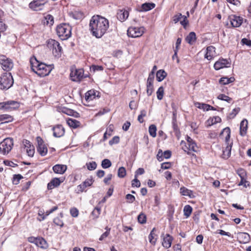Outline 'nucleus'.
I'll use <instances>...</instances> for the list:
<instances>
[{"mask_svg":"<svg viewBox=\"0 0 251 251\" xmlns=\"http://www.w3.org/2000/svg\"><path fill=\"white\" fill-rule=\"evenodd\" d=\"M67 123L69 126L74 128H76L80 126V122L74 119H68L67 121Z\"/></svg>","mask_w":251,"mask_h":251,"instance_id":"obj_29","label":"nucleus"},{"mask_svg":"<svg viewBox=\"0 0 251 251\" xmlns=\"http://www.w3.org/2000/svg\"><path fill=\"white\" fill-rule=\"evenodd\" d=\"M40 68L37 70L36 74L40 77H44L48 75L51 72V68L50 66L41 63Z\"/></svg>","mask_w":251,"mask_h":251,"instance_id":"obj_11","label":"nucleus"},{"mask_svg":"<svg viewBox=\"0 0 251 251\" xmlns=\"http://www.w3.org/2000/svg\"><path fill=\"white\" fill-rule=\"evenodd\" d=\"M227 144V146L225 149V150L223 151V156L224 158H228L231 154V144L229 143V142L227 143H226Z\"/></svg>","mask_w":251,"mask_h":251,"instance_id":"obj_31","label":"nucleus"},{"mask_svg":"<svg viewBox=\"0 0 251 251\" xmlns=\"http://www.w3.org/2000/svg\"><path fill=\"white\" fill-rule=\"evenodd\" d=\"M235 80L234 77H230L229 78L227 77H223L219 80V82L221 84L226 85L233 82Z\"/></svg>","mask_w":251,"mask_h":251,"instance_id":"obj_33","label":"nucleus"},{"mask_svg":"<svg viewBox=\"0 0 251 251\" xmlns=\"http://www.w3.org/2000/svg\"><path fill=\"white\" fill-rule=\"evenodd\" d=\"M13 84V79L10 73H4L0 76V86L1 89H8Z\"/></svg>","mask_w":251,"mask_h":251,"instance_id":"obj_3","label":"nucleus"},{"mask_svg":"<svg viewBox=\"0 0 251 251\" xmlns=\"http://www.w3.org/2000/svg\"><path fill=\"white\" fill-rule=\"evenodd\" d=\"M23 178L21 175H15L13 177V182L14 184H18L19 181Z\"/></svg>","mask_w":251,"mask_h":251,"instance_id":"obj_53","label":"nucleus"},{"mask_svg":"<svg viewBox=\"0 0 251 251\" xmlns=\"http://www.w3.org/2000/svg\"><path fill=\"white\" fill-rule=\"evenodd\" d=\"M231 25L233 27H239L243 23V19L235 15H231L229 17Z\"/></svg>","mask_w":251,"mask_h":251,"instance_id":"obj_15","label":"nucleus"},{"mask_svg":"<svg viewBox=\"0 0 251 251\" xmlns=\"http://www.w3.org/2000/svg\"><path fill=\"white\" fill-rule=\"evenodd\" d=\"M154 77V72L151 71L149 75L147 83H153Z\"/></svg>","mask_w":251,"mask_h":251,"instance_id":"obj_52","label":"nucleus"},{"mask_svg":"<svg viewBox=\"0 0 251 251\" xmlns=\"http://www.w3.org/2000/svg\"><path fill=\"white\" fill-rule=\"evenodd\" d=\"M230 63L227 59L220 58L215 63L214 68L215 70H219L225 67H228L230 66Z\"/></svg>","mask_w":251,"mask_h":251,"instance_id":"obj_14","label":"nucleus"},{"mask_svg":"<svg viewBox=\"0 0 251 251\" xmlns=\"http://www.w3.org/2000/svg\"><path fill=\"white\" fill-rule=\"evenodd\" d=\"M198 104L199 105V106H198V107H199L200 108H201L204 110L208 111L209 110H215V108L213 106H210L209 104L203 103V104H201V107L200 106V105H201V103H198Z\"/></svg>","mask_w":251,"mask_h":251,"instance_id":"obj_41","label":"nucleus"},{"mask_svg":"<svg viewBox=\"0 0 251 251\" xmlns=\"http://www.w3.org/2000/svg\"><path fill=\"white\" fill-rule=\"evenodd\" d=\"M30 63L31 70L36 74L37 70L40 68L39 66H40L41 63H40L34 56L30 58Z\"/></svg>","mask_w":251,"mask_h":251,"instance_id":"obj_17","label":"nucleus"},{"mask_svg":"<svg viewBox=\"0 0 251 251\" xmlns=\"http://www.w3.org/2000/svg\"><path fill=\"white\" fill-rule=\"evenodd\" d=\"M180 193L183 196H188L191 198L194 197L192 191L184 187H181L180 189Z\"/></svg>","mask_w":251,"mask_h":251,"instance_id":"obj_32","label":"nucleus"},{"mask_svg":"<svg viewBox=\"0 0 251 251\" xmlns=\"http://www.w3.org/2000/svg\"><path fill=\"white\" fill-rule=\"evenodd\" d=\"M97 92H96L94 90H90L87 91L85 93V100L87 101H91L93 100L97 97L96 95ZM98 95H97V97Z\"/></svg>","mask_w":251,"mask_h":251,"instance_id":"obj_25","label":"nucleus"},{"mask_svg":"<svg viewBox=\"0 0 251 251\" xmlns=\"http://www.w3.org/2000/svg\"><path fill=\"white\" fill-rule=\"evenodd\" d=\"M19 107V103L14 100L0 102V110L5 112L11 111Z\"/></svg>","mask_w":251,"mask_h":251,"instance_id":"obj_6","label":"nucleus"},{"mask_svg":"<svg viewBox=\"0 0 251 251\" xmlns=\"http://www.w3.org/2000/svg\"><path fill=\"white\" fill-rule=\"evenodd\" d=\"M155 4L153 3H145L142 4L141 8L139 10L140 12H146L154 8Z\"/></svg>","mask_w":251,"mask_h":251,"instance_id":"obj_23","label":"nucleus"},{"mask_svg":"<svg viewBox=\"0 0 251 251\" xmlns=\"http://www.w3.org/2000/svg\"><path fill=\"white\" fill-rule=\"evenodd\" d=\"M71 215L74 217H76L78 216V211L76 208H74L70 210Z\"/></svg>","mask_w":251,"mask_h":251,"instance_id":"obj_60","label":"nucleus"},{"mask_svg":"<svg viewBox=\"0 0 251 251\" xmlns=\"http://www.w3.org/2000/svg\"><path fill=\"white\" fill-rule=\"evenodd\" d=\"M56 32L62 40L68 39L71 36V27L68 24H60L56 27Z\"/></svg>","mask_w":251,"mask_h":251,"instance_id":"obj_2","label":"nucleus"},{"mask_svg":"<svg viewBox=\"0 0 251 251\" xmlns=\"http://www.w3.org/2000/svg\"><path fill=\"white\" fill-rule=\"evenodd\" d=\"M53 172L56 174H63L67 170V166L65 165L56 164L52 168Z\"/></svg>","mask_w":251,"mask_h":251,"instance_id":"obj_19","label":"nucleus"},{"mask_svg":"<svg viewBox=\"0 0 251 251\" xmlns=\"http://www.w3.org/2000/svg\"><path fill=\"white\" fill-rule=\"evenodd\" d=\"M241 181H240L238 185H243L244 187L247 188L248 186H249L250 184L249 182L247 181L246 179L244 178L241 175Z\"/></svg>","mask_w":251,"mask_h":251,"instance_id":"obj_48","label":"nucleus"},{"mask_svg":"<svg viewBox=\"0 0 251 251\" xmlns=\"http://www.w3.org/2000/svg\"><path fill=\"white\" fill-rule=\"evenodd\" d=\"M145 173L144 169L143 168H140L138 169L135 172V177H137L138 175H141Z\"/></svg>","mask_w":251,"mask_h":251,"instance_id":"obj_63","label":"nucleus"},{"mask_svg":"<svg viewBox=\"0 0 251 251\" xmlns=\"http://www.w3.org/2000/svg\"><path fill=\"white\" fill-rule=\"evenodd\" d=\"M215 48L212 46H209L206 49V52L205 54V58L209 60H211L214 56Z\"/></svg>","mask_w":251,"mask_h":251,"instance_id":"obj_21","label":"nucleus"},{"mask_svg":"<svg viewBox=\"0 0 251 251\" xmlns=\"http://www.w3.org/2000/svg\"><path fill=\"white\" fill-rule=\"evenodd\" d=\"M53 135L55 137H61L64 135L65 129L61 125H58L52 128Z\"/></svg>","mask_w":251,"mask_h":251,"instance_id":"obj_16","label":"nucleus"},{"mask_svg":"<svg viewBox=\"0 0 251 251\" xmlns=\"http://www.w3.org/2000/svg\"><path fill=\"white\" fill-rule=\"evenodd\" d=\"M120 141V138L118 136H114L112 140H111L110 141H109V144L110 145H112L114 144H117Z\"/></svg>","mask_w":251,"mask_h":251,"instance_id":"obj_56","label":"nucleus"},{"mask_svg":"<svg viewBox=\"0 0 251 251\" xmlns=\"http://www.w3.org/2000/svg\"><path fill=\"white\" fill-rule=\"evenodd\" d=\"M131 185L133 187H139L141 185V183L140 181L137 178V177H135L134 179L132 181Z\"/></svg>","mask_w":251,"mask_h":251,"instance_id":"obj_54","label":"nucleus"},{"mask_svg":"<svg viewBox=\"0 0 251 251\" xmlns=\"http://www.w3.org/2000/svg\"><path fill=\"white\" fill-rule=\"evenodd\" d=\"M218 99L220 100H225L227 102H230L231 100V98L225 94H220L218 96Z\"/></svg>","mask_w":251,"mask_h":251,"instance_id":"obj_45","label":"nucleus"},{"mask_svg":"<svg viewBox=\"0 0 251 251\" xmlns=\"http://www.w3.org/2000/svg\"><path fill=\"white\" fill-rule=\"evenodd\" d=\"M147 112L145 110H142L140 112V114L138 117V121L140 123L144 122L143 117L146 116Z\"/></svg>","mask_w":251,"mask_h":251,"instance_id":"obj_46","label":"nucleus"},{"mask_svg":"<svg viewBox=\"0 0 251 251\" xmlns=\"http://www.w3.org/2000/svg\"><path fill=\"white\" fill-rule=\"evenodd\" d=\"M167 73L163 70H159L156 73L157 80L159 82L162 81L167 76Z\"/></svg>","mask_w":251,"mask_h":251,"instance_id":"obj_30","label":"nucleus"},{"mask_svg":"<svg viewBox=\"0 0 251 251\" xmlns=\"http://www.w3.org/2000/svg\"><path fill=\"white\" fill-rule=\"evenodd\" d=\"M156 127L154 125H151L149 126V131L150 135L152 137H155L156 136Z\"/></svg>","mask_w":251,"mask_h":251,"instance_id":"obj_37","label":"nucleus"},{"mask_svg":"<svg viewBox=\"0 0 251 251\" xmlns=\"http://www.w3.org/2000/svg\"><path fill=\"white\" fill-rule=\"evenodd\" d=\"M171 167V164L170 162H164L161 164V168L162 169H168Z\"/></svg>","mask_w":251,"mask_h":251,"instance_id":"obj_58","label":"nucleus"},{"mask_svg":"<svg viewBox=\"0 0 251 251\" xmlns=\"http://www.w3.org/2000/svg\"><path fill=\"white\" fill-rule=\"evenodd\" d=\"M242 42L243 44L246 45L248 46L251 47V40L246 39V38H243L242 40Z\"/></svg>","mask_w":251,"mask_h":251,"instance_id":"obj_64","label":"nucleus"},{"mask_svg":"<svg viewBox=\"0 0 251 251\" xmlns=\"http://www.w3.org/2000/svg\"><path fill=\"white\" fill-rule=\"evenodd\" d=\"M172 240V236H164L162 245L164 248L168 249L171 246Z\"/></svg>","mask_w":251,"mask_h":251,"instance_id":"obj_27","label":"nucleus"},{"mask_svg":"<svg viewBox=\"0 0 251 251\" xmlns=\"http://www.w3.org/2000/svg\"><path fill=\"white\" fill-rule=\"evenodd\" d=\"M61 182H62V181H61L59 178L56 177L54 178L48 184V189L49 190H51L54 187L60 185Z\"/></svg>","mask_w":251,"mask_h":251,"instance_id":"obj_22","label":"nucleus"},{"mask_svg":"<svg viewBox=\"0 0 251 251\" xmlns=\"http://www.w3.org/2000/svg\"><path fill=\"white\" fill-rule=\"evenodd\" d=\"M156 157L157 160L161 162L163 159V152H162V151L161 150H159L158 153L156 155Z\"/></svg>","mask_w":251,"mask_h":251,"instance_id":"obj_57","label":"nucleus"},{"mask_svg":"<svg viewBox=\"0 0 251 251\" xmlns=\"http://www.w3.org/2000/svg\"><path fill=\"white\" fill-rule=\"evenodd\" d=\"M153 91V83H147V93L148 96H151Z\"/></svg>","mask_w":251,"mask_h":251,"instance_id":"obj_43","label":"nucleus"},{"mask_svg":"<svg viewBox=\"0 0 251 251\" xmlns=\"http://www.w3.org/2000/svg\"><path fill=\"white\" fill-rule=\"evenodd\" d=\"M248 122L246 119L243 120L240 126V134L241 136H244L247 133L248 129Z\"/></svg>","mask_w":251,"mask_h":251,"instance_id":"obj_20","label":"nucleus"},{"mask_svg":"<svg viewBox=\"0 0 251 251\" xmlns=\"http://www.w3.org/2000/svg\"><path fill=\"white\" fill-rule=\"evenodd\" d=\"M144 27H130L127 30V35L129 37L136 38L140 37L144 33Z\"/></svg>","mask_w":251,"mask_h":251,"instance_id":"obj_8","label":"nucleus"},{"mask_svg":"<svg viewBox=\"0 0 251 251\" xmlns=\"http://www.w3.org/2000/svg\"><path fill=\"white\" fill-rule=\"evenodd\" d=\"M126 175V170L124 167H121L119 168L118 171V176L120 178L124 177Z\"/></svg>","mask_w":251,"mask_h":251,"instance_id":"obj_40","label":"nucleus"},{"mask_svg":"<svg viewBox=\"0 0 251 251\" xmlns=\"http://www.w3.org/2000/svg\"><path fill=\"white\" fill-rule=\"evenodd\" d=\"M13 120V117L10 115H0V124L12 122Z\"/></svg>","mask_w":251,"mask_h":251,"instance_id":"obj_28","label":"nucleus"},{"mask_svg":"<svg viewBox=\"0 0 251 251\" xmlns=\"http://www.w3.org/2000/svg\"><path fill=\"white\" fill-rule=\"evenodd\" d=\"M146 216L143 213H141L138 216V222L140 224H145L146 222Z\"/></svg>","mask_w":251,"mask_h":251,"instance_id":"obj_42","label":"nucleus"},{"mask_svg":"<svg viewBox=\"0 0 251 251\" xmlns=\"http://www.w3.org/2000/svg\"><path fill=\"white\" fill-rule=\"evenodd\" d=\"M239 110L240 109L239 108H236L233 109L232 112L228 116V117L230 119L234 118L236 115V114L239 112Z\"/></svg>","mask_w":251,"mask_h":251,"instance_id":"obj_51","label":"nucleus"},{"mask_svg":"<svg viewBox=\"0 0 251 251\" xmlns=\"http://www.w3.org/2000/svg\"><path fill=\"white\" fill-rule=\"evenodd\" d=\"M196 35L194 32H191L185 38V41L190 45H193L196 41Z\"/></svg>","mask_w":251,"mask_h":251,"instance_id":"obj_24","label":"nucleus"},{"mask_svg":"<svg viewBox=\"0 0 251 251\" xmlns=\"http://www.w3.org/2000/svg\"><path fill=\"white\" fill-rule=\"evenodd\" d=\"M91 69L95 72L96 71H102L103 70V67L101 66H97V65H93Z\"/></svg>","mask_w":251,"mask_h":251,"instance_id":"obj_59","label":"nucleus"},{"mask_svg":"<svg viewBox=\"0 0 251 251\" xmlns=\"http://www.w3.org/2000/svg\"><path fill=\"white\" fill-rule=\"evenodd\" d=\"M44 23V24H46L50 26L52 25L54 23L53 17L50 14L47 15L46 17H45Z\"/></svg>","mask_w":251,"mask_h":251,"instance_id":"obj_34","label":"nucleus"},{"mask_svg":"<svg viewBox=\"0 0 251 251\" xmlns=\"http://www.w3.org/2000/svg\"><path fill=\"white\" fill-rule=\"evenodd\" d=\"M183 16H182L181 13H178L174 16L173 21L175 23H176L179 21L180 19L183 18Z\"/></svg>","mask_w":251,"mask_h":251,"instance_id":"obj_55","label":"nucleus"},{"mask_svg":"<svg viewBox=\"0 0 251 251\" xmlns=\"http://www.w3.org/2000/svg\"><path fill=\"white\" fill-rule=\"evenodd\" d=\"M93 181L94 180L92 178H87L82 183V186H85V188L90 186L93 184Z\"/></svg>","mask_w":251,"mask_h":251,"instance_id":"obj_50","label":"nucleus"},{"mask_svg":"<svg viewBox=\"0 0 251 251\" xmlns=\"http://www.w3.org/2000/svg\"><path fill=\"white\" fill-rule=\"evenodd\" d=\"M0 64L2 68L6 71H9L13 67L12 61L4 55L0 56Z\"/></svg>","mask_w":251,"mask_h":251,"instance_id":"obj_9","label":"nucleus"},{"mask_svg":"<svg viewBox=\"0 0 251 251\" xmlns=\"http://www.w3.org/2000/svg\"><path fill=\"white\" fill-rule=\"evenodd\" d=\"M128 11L124 9L118 10L117 13L118 19L121 22L125 21L128 18Z\"/></svg>","mask_w":251,"mask_h":251,"instance_id":"obj_18","label":"nucleus"},{"mask_svg":"<svg viewBox=\"0 0 251 251\" xmlns=\"http://www.w3.org/2000/svg\"><path fill=\"white\" fill-rule=\"evenodd\" d=\"M28 240L41 248L46 249L48 247L47 241L42 236H30L28 238Z\"/></svg>","mask_w":251,"mask_h":251,"instance_id":"obj_7","label":"nucleus"},{"mask_svg":"<svg viewBox=\"0 0 251 251\" xmlns=\"http://www.w3.org/2000/svg\"><path fill=\"white\" fill-rule=\"evenodd\" d=\"M48 46L52 49V53L55 57L59 58L62 54V48L59 43L55 40L50 39L48 41Z\"/></svg>","mask_w":251,"mask_h":251,"instance_id":"obj_5","label":"nucleus"},{"mask_svg":"<svg viewBox=\"0 0 251 251\" xmlns=\"http://www.w3.org/2000/svg\"><path fill=\"white\" fill-rule=\"evenodd\" d=\"M4 164L8 166L12 167H15L16 166H17V164L14 163V162L9 161V160H5L3 162Z\"/></svg>","mask_w":251,"mask_h":251,"instance_id":"obj_61","label":"nucleus"},{"mask_svg":"<svg viewBox=\"0 0 251 251\" xmlns=\"http://www.w3.org/2000/svg\"><path fill=\"white\" fill-rule=\"evenodd\" d=\"M112 163L110 160L108 159H104L101 162V167L103 169H107L110 167Z\"/></svg>","mask_w":251,"mask_h":251,"instance_id":"obj_38","label":"nucleus"},{"mask_svg":"<svg viewBox=\"0 0 251 251\" xmlns=\"http://www.w3.org/2000/svg\"><path fill=\"white\" fill-rule=\"evenodd\" d=\"M157 98L158 100H161L164 96V88L160 86L156 92Z\"/></svg>","mask_w":251,"mask_h":251,"instance_id":"obj_39","label":"nucleus"},{"mask_svg":"<svg viewBox=\"0 0 251 251\" xmlns=\"http://www.w3.org/2000/svg\"><path fill=\"white\" fill-rule=\"evenodd\" d=\"M220 135L225 136L226 142H228L230 137V129L229 127H226L223 129L220 133Z\"/></svg>","mask_w":251,"mask_h":251,"instance_id":"obj_26","label":"nucleus"},{"mask_svg":"<svg viewBox=\"0 0 251 251\" xmlns=\"http://www.w3.org/2000/svg\"><path fill=\"white\" fill-rule=\"evenodd\" d=\"M86 166L87 169L89 170L92 171L94 170L97 168V165L96 162L92 161L89 163H86Z\"/></svg>","mask_w":251,"mask_h":251,"instance_id":"obj_44","label":"nucleus"},{"mask_svg":"<svg viewBox=\"0 0 251 251\" xmlns=\"http://www.w3.org/2000/svg\"><path fill=\"white\" fill-rule=\"evenodd\" d=\"M47 1L48 0H33L29 4V7L34 11L42 10Z\"/></svg>","mask_w":251,"mask_h":251,"instance_id":"obj_10","label":"nucleus"},{"mask_svg":"<svg viewBox=\"0 0 251 251\" xmlns=\"http://www.w3.org/2000/svg\"><path fill=\"white\" fill-rule=\"evenodd\" d=\"M36 139L38 143L37 151L41 155L45 156L48 151L47 148L44 144V141L40 137H37Z\"/></svg>","mask_w":251,"mask_h":251,"instance_id":"obj_13","label":"nucleus"},{"mask_svg":"<svg viewBox=\"0 0 251 251\" xmlns=\"http://www.w3.org/2000/svg\"><path fill=\"white\" fill-rule=\"evenodd\" d=\"M126 199L127 200V202L130 203L133 202L135 200V197L129 194H128L126 196Z\"/></svg>","mask_w":251,"mask_h":251,"instance_id":"obj_49","label":"nucleus"},{"mask_svg":"<svg viewBox=\"0 0 251 251\" xmlns=\"http://www.w3.org/2000/svg\"><path fill=\"white\" fill-rule=\"evenodd\" d=\"M192 208L189 205H186L184 207L183 212L184 215L187 218L189 217L192 213Z\"/></svg>","mask_w":251,"mask_h":251,"instance_id":"obj_36","label":"nucleus"},{"mask_svg":"<svg viewBox=\"0 0 251 251\" xmlns=\"http://www.w3.org/2000/svg\"><path fill=\"white\" fill-rule=\"evenodd\" d=\"M108 20L99 15L93 16L90 20L89 27L92 35L101 38L109 28Z\"/></svg>","mask_w":251,"mask_h":251,"instance_id":"obj_1","label":"nucleus"},{"mask_svg":"<svg viewBox=\"0 0 251 251\" xmlns=\"http://www.w3.org/2000/svg\"><path fill=\"white\" fill-rule=\"evenodd\" d=\"M84 71L82 69H75L72 71L70 76L72 80L79 81L83 77Z\"/></svg>","mask_w":251,"mask_h":251,"instance_id":"obj_12","label":"nucleus"},{"mask_svg":"<svg viewBox=\"0 0 251 251\" xmlns=\"http://www.w3.org/2000/svg\"><path fill=\"white\" fill-rule=\"evenodd\" d=\"M54 223L60 226H63V223L62 220L59 219L58 218H55L53 220Z\"/></svg>","mask_w":251,"mask_h":251,"instance_id":"obj_62","label":"nucleus"},{"mask_svg":"<svg viewBox=\"0 0 251 251\" xmlns=\"http://www.w3.org/2000/svg\"><path fill=\"white\" fill-rule=\"evenodd\" d=\"M26 152L29 156H33L34 153V147L33 145H29L26 149Z\"/></svg>","mask_w":251,"mask_h":251,"instance_id":"obj_47","label":"nucleus"},{"mask_svg":"<svg viewBox=\"0 0 251 251\" xmlns=\"http://www.w3.org/2000/svg\"><path fill=\"white\" fill-rule=\"evenodd\" d=\"M185 149L189 151H192L194 152H197L198 147L194 141L188 144V147L185 146Z\"/></svg>","mask_w":251,"mask_h":251,"instance_id":"obj_35","label":"nucleus"},{"mask_svg":"<svg viewBox=\"0 0 251 251\" xmlns=\"http://www.w3.org/2000/svg\"><path fill=\"white\" fill-rule=\"evenodd\" d=\"M13 146L12 138H6L0 143V152L3 155L8 154Z\"/></svg>","mask_w":251,"mask_h":251,"instance_id":"obj_4","label":"nucleus"}]
</instances>
